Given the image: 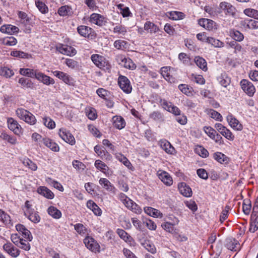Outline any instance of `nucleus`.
Here are the masks:
<instances>
[{"label": "nucleus", "mask_w": 258, "mask_h": 258, "mask_svg": "<svg viewBox=\"0 0 258 258\" xmlns=\"http://www.w3.org/2000/svg\"><path fill=\"white\" fill-rule=\"evenodd\" d=\"M119 59L120 61L119 63L124 68L132 70H135L136 68V65L131 59L126 58L123 56H120Z\"/></svg>", "instance_id": "obj_24"}, {"label": "nucleus", "mask_w": 258, "mask_h": 258, "mask_svg": "<svg viewBox=\"0 0 258 258\" xmlns=\"http://www.w3.org/2000/svg\"><path fill=\"white\" fill-rule=\"evenodd\" d=\"M116 233H117L118 236L125 242L131 243L133 240V239L131 237V236H130L128 234V233L123 229H117L116 230Z\"/></svg>", "instance_id": "obj_52"}, {"label": "nucleus", "mask_w": 258, "mask_h": 258, "mask_svg": "<svg viewBox=\"0 0 258 258\" xmlns=\"http://www.w3.org/2000/svg\"><path fill=\"white\" fill-rule=\"evenodd\" d=\"M217 80L219 83L225 88H226L231 83V78L225 72L221 73L217 77Z\"/></svg>", "instance_id": "obj_21"}, {"label": "nucleus", "mask_w": 258, "mask_h": 258, "mask_svg": "<svg viewBox=\"0 0 258 258\" xmlns=\"http://www.w3.org/2000/svg\"><path fill=\"white\" fill-rule=\"evenodd\" d=\"M205 111L211 118L218 121H222V116L217 111L212 109H206Z\"/></svg>", "instance_id": "obj_50"}, {"label": "nucleus", "mask_w": 258, "mask_h": 258, "mask_svg": "<svg viewBox=\"0 0 258 258\" xmlns=\"http://www.w3.org/2000/svg\"><path fill=\"white\" fill-rule=\"evenodd\" d=\"M7 123L8 128L15 135H20L22 133L23 128L18 121L13 117H8Z\"/></svg>", "instance_id": "obj_4"}, {"label": "nucleus", "mask_w": 258, "mask_h": 258, "mask_svg": "<svg viewBox=\"0 0 258 258\" xmlns=\"http://www.w3.org/2000/svg\"><path fill=\"white\" fill-rule=\"evenodd\" d=\"M113 126L118 130H121L125 126L126 123L124 118L119 115H115L112 118Z\"/></svg>", "instance_id": "obj_22"}, {"label": "nucleus", "mask_w": 258, "mask_h": 258, "mask_svg": "<svg viewBox=\"0 0 258 258\" xmlns=\"http://www.w3.org/2000/svg\"><path fill=\"white\" fill-rule=\"evenodd\" d=\"M18 17L20 19L21 22L25 26L30 25L31 24V19L28 17V15L22 11L18 12Z\"/></svg>", "instance_id": "obj_42"}, {"label": "nucleus", "mask_w": 258, "mask_h": 258, "mask_svg": "<svg viewBox=\"0 0 258 258\" xmlns=\"http://www.w3.org/2000/svg\"><path fill=\"white\" fill-rule=\"evenodd\" d=\"M44 125L49 129H53L55 127V122L49 117H45L42 119Z\"/></svg>", "instance_id": "obj_60"}, {"label": "nucleus", "mask_w": 258, "mask_h": 258, "mask_svg": "<svg viewBox=\"0 0 258 258\" xmlns=\"http://www.w3.org/2000/svg\"><path fill=\"white\" fill-rule=\"evenodd\" d=\"M100 185L107 191L114 193L115 188L114 186L105 178H101L99 180Z\"/></svg>", "instance_id": "obj_23"}, {"label": "nucleus", "mask_w": 258, "mask_h": 258, "mask_svg": "<svg viewBox=\"0 0 258 258\" xmlns=\"http://www.w3.org/2000/svg\"><path fill=\"white\" fill-rule=\"evenodd\" d=\"M56 49L60 53L70 56L75 55L77 52L73 47L62 44H57Z\"/></svg>", "instance_id": "obj_11"}, {"label": "nucleus", "mask_w": 258, "mask_h": 258, "mask_svg": "<svg viewBox=\"0 0 258 258\" xmlns=\"http://www.w3.org/2000/svg\"><path fill=\"white\" fill-rule=\"evenodd\" d=\"M196 65L204 71L208 70L207 62L204 58L199 56H196L194 59Z\"/></svg>", "instance_id": "obj_39"}, {"label": "nucleus", "mask_w": 258, "mask_h": 258, "mask_svg": "<svg viewBox=\"0 0 258 258\" xmlns=\"http://www.w3.org/2000/svg\"><path fill=\"white\" fill-rule=\"evenodd\" d=\"M58 135L65 142L71 145H74L76 143V140L71 133L65 128H61L59 130Z\"/></svg>", "instance_id": "obj_6"}, {"label": "nucleus", "mask_w": 258, "mask_h": 258, "mask_svg": "<svg viewBox=\"0 0 258 258\" xmlns=\"http://www.w3.org/2000/svg\"><path fill=\"white\" fill-rule=\"evenodd\" d=\"M172 222H165L161 224V227L166 232L171 233L172 234H176L177 233V229L174 228V226L179 223V220L176 217H173L171 219Z\"/></svg>", "instance_id": "obj_10"}, {"label": "nucleus", "mask_w": 258, "mask_h": 258, "mask_svg": "<svg viewBox=\"0 0 258 258\" xmlns=\"http://www.w3.org/2000/svg\"><path fill=\"white\" fill-rule=\"evenodd\" d=\"M115 157L118 161L122 163L123 165L127 167L128 168H130L131 167V163L123 155L119 153L115 155Z\"/></svg>", "instance_id": "obj_55"}, {"label": "nucleus", "mask_w": 258, "mask_h": 258, "mask_svg": "<svg viewBox=\"0 0 258 258\" xmlns=\"http://www.w3.org/2000/svg\"><path fill=\"white\" fill-rule=\"evenodd\" d=\"M15 227L17 231L21 233L24 238L26 239L29 241L32 240L33 236L31 232L27 229L24 225L18 224Z\"/></svg>", "instance_id": "obj_18"}, {"label": "nucleus", "mask_w": 258, "mask_h": 258, "mask_svg": "<svg viewBox=\"0 0 258 258\" xmlns=\"http://www.w3.org/2000/svg\"><path fill=\"white\" fill-rule=\"evenodd\" d=\"M3 247V249L13 257L16 258L20 254V250L10 242L4 244Z\"/></svg>", "instance_id": "obj_13"}, {"label": "nucleus", "mask_w": 258, "mask_h": 258, "mask_svg": "<svg viewBox=\"0 0 258 258\" xmlns=\"http://www.w3.org/2000/svg\"><path fill=\"white\" fill-rule=\"evenodd\" d=\"M159 145L167 154H173L175 152L174 148L165 139L160 140L159 141Z\"/></svg>", "instance_id": "obj_20"}, {"label": "nucleus", "mask_w": 258, "mask_h": 258, "mask_svg": "<svg viewBox=\"0 0 258 258\" xmlns=\"http://www.w3.org/2000/svg\"><path fill=\"white\" fill-rule=\"evenodd\" d=\"M86 113L90 120H95L97 116L96 110L93 108H88L86 109Z\"/></svg>", "instance_id": "obj_61"}, {"label": "nucleus", "mask_w": 258, "mask_h": 258, "mask_svg": "<svg viewBox=\"0 0 258 258\" xmlns=\"http://www.w3.org/2000/svg\"><path fill=\"white\" fill-rule=\"evenodd\" d=\"M18 27L10 24H5L1 26L0 31L3 33L12 35L19 32Z\"/></svg>", "instance_id": "obj_25"}, {"label": "nucleus", "mask_w": 258, "mask_h": 258, "mask_svg": "<svg viewBox=\"0 0 258 258\" xmlns=\"http://www.w3.org/2000/svg\"><path fill=\"white\" fill-rule=\"evenodd\" d=\"M144 210L147 215L154 218H161L163 216L159 210L151 207H145Z\"/></svg>", "instance_id": "obj_27"}, {"label": "nucleus", "mask_w": 258, "mask_h": 258, "mask_svg": "<svg viewBox=\"0 0 258 258\" xmlns=\"http://www.w3.org/2000/svg\"><path fill=\"white\" fill-rule=\"evenodd\" d=\"M94 165L95 167L101 172L107 175L109 174V168L104 162L100 160H96L95 162Z\"/></svg>", "instance_id": "obj_36"}, {"label": "nucleus", "mask_w": 258, "mask_h": 258, "mask_svg": "<svg viewBox=\"0 0 258 258\" xmlns=\"http://www.w3.org/2000/svg\"><path fill=\"white\" fill-rule=\"evenodd\" d=\"M74 228L77 232L81 236H83L88 234L87 229L81 223H77L74 225Z\"/></svg>", "instance_id": "obj_53"}, {"label": "nucleus", "mask_w": 258, "mask_h": 258, "mask_svg": "<svg viewBox=\"0 0 258 258\" xmlns=\"http://www.w3.org/2000/svg\"><path fill=\"white\" fill-rule=\"evenodd\" d=\"M87 207L90 209L96 216H101L102 210L92 200H89L87 203Z\"/></svg>", "instance_id": "obj_34"}, {"label": "nucleus", "mask_w": 258, "mask_h": 258, "mask_svg": "<svg viewBox=\"0 0 258 258\" xmlns=\"http://www.w3.org/2000/svg\"><path fill=\"white\" fill-rule=\"evenodd\" d=\"M178 89L184 94L188 96L193 95V89L192 87L186 84H180L178 85Z\"/></svg>", "instance_id": "obj_49"}, {"label": "nucleus", "mask_w": 258, "mask_h": 258, "mask_svg": "<svg viewBox=\"0 0 258 258\" xmlns=\"http://www.w3.org/2000/svg\"><path fill=\"white\" fill-rule=\"evenodd\" d=\"M179 192L184 197L189 198L192 196V191L189 185L186 183L182 182L178 184Z\"/></svg>", "instance_id": "obj_19"}, {"label": "nucleus", "mask_w": 258, "mask_h": 258, "mask_svg": "<svg viewBox=\"0 0 258 258\" xmlns=\"http://www.w3.org/2000/svg\"><path fill=\"white\" fill-rule=\"evenodd\" d=\"M55 76L62 80L66 84L71 85L73 83V79L68 74L60 71H55L53 72Z\"/></svg>", "instance_id": "obj_26"}, {"label": "nucleus", "mask_w": 258, "mask_h": 258, "mask_svg": "<svg viewBox=\"0 0 258 258\" xmlns=\"http://www.w3.org/2000/svg\"><path fill=\"white\" fill-rule=\"evenodd\" d=\"M16 114L20 119L30 125H34L36 123L35 116L27 110L19 108L16 110Z\"/></svg>", "instance_id": "obj_2"}, {"label": "nucleus", "mask_w": 258, "mask_h": 258, "mask_svg": "<svg viewBox=\"0 0 258 258\" xmlns=\"http://www.w3.org/2000/svg\"><path fill=\"white\" fill-rule=\"evenodd\" d=\"M92 28L85 25H81L78 27L77 31L78 33L83 37H87L89 36L92 32Z\"/></svg>", "instance_id": "obj_35"}, {"label": "nucleus", "mask_w": 258, "mask_h": 258, "mask_svg": "<svg viewBox=\"0 0 258 258\" xmlns=\"http://www.w3.org/2000/svg\"><path fill=\"white\" fill-rule=\"evenodd\" d=\"M118 199L128 209L132 212L138 214L142 213V210L141 207L125 194L120 193L118 195Z\"/></svg>", "instance_id": "obj_1"}, {"label": "nucleus", "mask_w": 258, "mask_h": 258, "mask_svg": "<svg viewBox=\"0 0 258 258\" xmlns=\"http://www.w3.org/2000/svg\"><path fill=\"white\" fill-rule=\"evenodd\" d=\"M24 215L34 223H38L40 222V217L38 213L35 211L34 209L31 210V212L26 211V213Z\"/></svg>", "instance_id": "obj_33"}, {"label": "nucleus", "mask_w": 258, "mask_h": 258, "mask_svg": "<svg viewBox=\"0 0 258 258\" xmlns=\"http://www.w3.org/2000/svg\"><path fill=\"white\" fill-rule=\"evenodd\" d=\"M18 83L21 85V87L24 89H32L33 87V83L29 79L21 78L19 79Z\"/></svg>", "instance_id": "obj_43"}, {"label": "nucleus", "mask_w": 258, "mask_h": 258, "mask_svg": "<svg viewBox=\"0 0 258 258\" xmlns=\"http://www.w3.org/2000/svg\"><path fill=\"white\" fill-rule=\"evenodd\" d=\"M240 85L242 90L249 97L253 96L255 88L252 83L249 81L243 79L240 81Z\"/></svg>", "instance_id": "obj_9"}, {"label": "nucleus", "mask_w": 258, "mask_h": 258, "mask_svg": "<svg viewBox=\"0 0 258 258\" xmlns=\"http://www.w3.org/2000/svg\"><path fill=\"white\" fill-rule=\"evenodd\" d=\"M244 14L251 18L258 19V11L253 9L247 8L244 10Z\"/></svg>", "instance_id": "obj_57"}, {"label": "nucleus", "mask_w": 258, "mask_h": 258, "mask_svg": "<svg viewBox=\"0 0 258 258\" xmlns=\"http://www.w3.org/2000/svg\"><path fill=\"white\" fill-rule=\"evenodd\" d=\"M117 8L120 10V13L123 17H130L132 15L128 7H125L123 4H119L117 5Z\"/></svg>", "instance_id": "obj_47"}, {"label": "nucleus", "mask_w": 258, "mask_h": 258, "mask_svg": "<svg viewBox=\"0 0 258 258\" xmlns=\"http://www.w3.org/2000/svg\"><path fill=\"white\" fill-rule=\"evenodd\" d=\"M113 33L122 38L127 33V28L122 25L116 24L113 29Z\"/></svg>", "instance_id": "obj_30"}, {"label": "nucleus", "mask_w": 258, "mask_h": 258, "mask_svg": "<svg viewBox=\"0 0 258 258\" xmlns=\"http://www.w3.org/2000/svg\"><path fill=\"white\" fill-rule=\"evenodd\" d=\"M11 55L14 57L29 59L31 57L30 54L20 50H14L11 52Z\"/></svg>", "instance_id": "obj_48"}, {"label": "nucleus", "mask_w": 258, "mask_h": 258, "mask_svg": "<svg viewBox=\"0 0 258 258\" xmlns=\"http://www.w3.org/2000/svg\"><path fill=\"white\" fill-rule=\"evenodd\" d=\"M229 125L234 130L240 131L243 126L239 121L232 114H229L226 117Z\"/></svg>", "instance_id": "obj_17"}, {"label": "nucleus", "mask_w": 258, "mask_h": 258, "mask_svg": "<svg viewBox=\"0 0 258 258\" xmlns=\"http://www.w3.org/2000/svg\"><path fill=\"white\" fill-rule=\"evenodd\" d=\"M44 145L49 148L53 152H58L59 151V146L52 140L46 138L42 139Z\"/></svg>", "instance_id": "obj_31"}, {"label": "nucleus", "mask_w": 258, "mask_h": 258, "mask_svg": "<svg viewBox=\"0 0 258 258\" xmlns=\"http://www.w3.org/2000/svg\"><path fill=\"white\" fill-rule=\"evenodd\" d=\"M157 175L167 186H171L173 184L172 178L167 172L159 170L157 172Z\"/></svg>", "instance_id": "obj_14"}, {"label": "nucleus", "mask_w": 258, "mask_h": 258, "mask_svg": "<svg viewBox=\"0 0 258 258\" xmlns=\"http://www.w3.org/2000/svg\"><path fill=\"white\" fill-rule=\"evenodd\" d=\"M191 79L198 84L203 85L205 83V80L202 75L192 74Z\"/></svg>", "instance_id": "obj_64"}, {"label": "nucleus", "mask_w": 258, "mask_h": 258, "mask_svg": "<svg viewBox=\"0 0 258 258\" xmlns=\"http://www.w3.org/2000/svg\"><path fill=\"white\" fill-rule=\"evenodd\" d=\"M21 161L25 166L27 167L33 171H36L37 169V165L29 159L24 158L21 159Z\"/></svg>", "instance_id": "obj_46"}, {"label": "nucleus", "mask_w": 258, "mask_h": 258, "mask_svg": "<svg viewBox=\"0 0 258 258\" xmlns=\"http://www.w3.org/2000/svg\"><path fill=\"white\" fill-rule=\"evenodd\" d=\"M35 78L39 82L47 86L51 84L53 85L55 83L53 79L38 71L37 72Z\"/></svg>", "instance_id": "obj_16"}, {"label": "nucleus", "mask_w": 258, "mask_h": 258, "mask_svg": "<svg viewBox=\"0 0 258 258\" xmlns=\"http://www.w3.org/2000/svg\"><path fill=\"white\" fill-rule=\"evenodd\" d=\"M127 44V42L122 40H115L113 43L114 47L117 49L123 50L126 48V46Z\"/></svg>", "instance_id": "obj_63"}, {"label": "nucleus", "mask_w": 258, "mask_h": 258, "mask_svg": "<svg viewBox=\"0 0 258 258\" xmlns=\"http://www.w3.org/2000/svg\"><path fill=\"white\" fill-rule=\"evenodd\" d=\"M37 70L30 69L29 68H21L19 70L21 75L30 78H35Z\"/></svg>", "instance_id": "obj_38"}, {"label": "nucleus", "mask_w": 258, "mask_h": 258, "mask_svg": "<svg viewBox=\"0 0 258 258\" xmlns=\"http://www.w3.org/2000/svg\"><path fill=\"white\" fill-rule=\"evenodd\" d=\"M84 243L90 250L95 253L100 252V245L92 237L86 236L84 239Z\"/></svg>", "instance_id": "obj_7"}, {"label": "nucleus", "mask_w": 258, "mask_h": 258, "mask_svg": "<svg viewBox=\"0 0 258 258\" xmlns=\"http://www.w3.org/2000/svg\"><path fill=\"white\" fill-rule=\"evenodd\" d=\"M37 192L48 199H53L54 197V194L46 186H40L37 189Z\"/></svg>", "instance_id": "obj_32"}, {"label": "nucleus", "mask_w": 258, "mask_h": 258, "mask_svg": "<svg viewBox=\"0 0 258 258\" xmlns=\"http://www.w3.org/2000/svg\"><path fill=\"white\" fill-rule=\"evenodd\" d=\"M214 158L221 164H227L229 162V158L221 152H216L214 154Z\"/></svg>", "instance_id": "obj_41"}, {"label": "nucleus", "mask_w": 258, "mask_h": 258, "mask_svg": "<svg viewBox=\"0 0 258 258\" xmlns=\"http://www.w3.org/2000/svg\"><path fill=\"white\" fill-rule=\"evenodd\" d=\"M219 10L221 11V14L224 13L225 15L234 17L236 13V9L231 4L223 2L220 3ZM222 15V14H221Z\"/></svg>", "instance_id": "obj_5"}, {"label": "nucleus", "mask_w": 258, "mask_h": 258, "mask_svg": "<svg viewBox=\"0 0 258 258\" xmlns=\"http://www.w3.org/2000/svg\"><path fill=\"white\" fill-rule=\"evenodd\" d=\"M144 28L146 31H147L150 33H156L159 30L157 25L149 21L145 23Z\"/></svg>", "instance_id": "obj_40"}, {"label": "nucleus", "mask_w": 258, "mask_h": 258, "mask_svg": "<svg viewBox=\"0 0 258 258\" xmlns=\"http://www.w3.org/2000/svg\"><path fill=\"white\" fill-rule=\"evenodd\" d=\"M1 137L11 144L15 145L17 143V139L14 136H10L6 133H2Z\"/></svg>", "instance_id": "obj_62"}, {"label": "nucleus", "mask_w": 258, "mask_h": 258, "mask_svg": "<svg viewBox=\"0 0 258 258\" xmlns=\"http://www.w3.org/2000/svg\"><path fill=\"white\" fill-rule=\"evenodd\" d=\"M198 24L203 28L208 30H212L215 26V22L208 19H201L199 20Z\"/></svg>", "instance_id": "obj_28"}, {"label": "nucleus", "mask_w": 258, "mask_h": 258, "mask_svg": "<svg viewBox=\"0 0 258 258\" xmlns=\"http://www.w3.org/2000/svg\"><path fill=\"white\" fill-rule=\"evenodd\" d=\"M0 221L6 225H12L10 216L2 210H0Z\"/></svg>", "instance_id": "obj_54"}, {"label": "nucleus", "mask_w": 258, "mask_h": 258, "mask_svg": "<svg viewBox=\"0 0 258 258\" xmlns=\"http://www.w3.org/2000/svg\"><path fill=\"white\" fill-rule=\"evenodd\" d=\"M14 72L13 70L7 67H0V75L7 78H11L14 75Z\"/></svg>", "instance_id": "obj_45"}, {"label": "nucleus", "mask_w": 258, "mask_h": 258, "mask_svg": "<svg viewBox=\"0 0 258 258\" xmlns=\"http://www.w3.org/2000/svg\"><path fill=\"white\" fill-rule=\"evenodd\" d=\"M118 84L120 89L125 93L129 94L132 92V87L126 77L120 75L118 79Z\"/></svg>", "instance_id": "obj_8"}, {"label": "nucleus", "mask_w": 258, "mask_h": 258, "mask_svg": "<svg viewBox=\"0 0 258 258\" xmlns=\"http://www.w3.org/2000/svg\"><path fill=\"white\" fill-rule=\"evenodd\" d=\"M207 43L212 45L215 47H222L224 46L223 42L213 37H209Z\"/></svg>", "instance_id": "obj_56"}, {"label": "nucleus", "mask_w": 258, "mask_h": 258, "mask_svg": "<svg viewBox=\"0 0 258 258\" xmlns=\"http://www.w3.org/2000/svg\"><path fill=\"white\" fill-rule=\"evenodd\" d=\"M91 59L98 68L103 70L109 69V62L104 56L98 54H94L91 55Z\"/></svg>", "instance_id": "obj_3"}, {"label": "nucleus", "mask_w": 258, "mask_h": 258, "mask_svg": "<svg viewBox=\"0 0 258 258\" xmlns=\"http://www.w3.org/2000/svg\"><path fill=\"white\" fill-rule=\"evenodd\" d=\"M167 16L173 20H182L185 18V14L181 12L171 11L167 13Z\"/></svg>", "instance_id": "obj_37"}, {"label": "nucleus", "mask_w": 258, "mask_h": 258, "mask_svg": "<svg viewBox=\"0 0 258 258\" xmlns=\"http://www.w3.org/2000/svg\"><path fill=\"white\" fill-rule=\"evenodd\" d=\"M178 59L185 65L189 66L190 64V58L187 54L181 52L178 54Z\"/></svg>", "instance_id": "obj_59"}, {"label": "nucleus", "mask_w": 258, "mask_h": 258, "mask_svg": "<svg viewBox=\"0 0 258 258\" xmlns=\"http://www.w3.org/2000/svg\"><path fill=\"white\" fill-rule=\"evenodd\" d=\"M35 5L39 11L42 14H46L48 12V7L42 2L38 0L35 2Z\"/></svg>", "instance_id": "obj_58"}, {"label": "nucleus", "mask_w": 258, "mask_h": 258, "mask_svg": "<svg viewBox=\"0 0 258 258\" xmlns=\"http://www.w3.org/2000/svg\"><path fill=\"white\" fill-rule=\"evenodd\" d=\"M48 214L55 219H59L61 216V212L53 206L49 207L47 209Z\"/></svg>", "instance_id": "obj_44"}, {"label": "nucleus", "mask_w": 258, "mask_h": 258, "mask_svg": "<svg viewBox=\"0 0 258 258\" xmlns=\"http://www.w3.org/2000/svg\"><path fill=\"white\" fill-rule=\"evenodd\" d=\"M89 22L98 26H102L106 23V18L100 14L92 13L89 18Z\"/></svg>", "instance_id": "obj_12"}, {"label": "nucleus", "mask_w": 258, "mask_h": 258, "mask_svg": "<svg viewBox=\"0 0 258 258\" xmlns=\"http://www.w3.org/2000/svg\"><path fill=\"white\" fill-rule=\"evenodd\" d=\"M72 13V8L68 6H62L58 10V14L61 16H70Z\"/></svg>", "instance_id": "obj_51"}, {"label": "nucleus", "mask_w": 258, "mask_h": 258, "mask_svg": "<svg viewBox=\"0 0 258 258\" xmlns=\"http://www.w3.org/2000/svg\"><path fill=\"white\" fill-rule=\"evenodd\" d=\"M204 11L207 13L211 18H215L218 15L222 16L221 11L219 10V7L207 6L205 7Z\"/></svg>", "instance_id": "obj_29"}, {"label": "nucleus", "mask_w": 258, "mask_h": 258, "mask_svg": "<svg viewBox=\"0 0 258 258\" xmlns=\"http://www.w3.org/2000/svg\"><path fill=\"white\" fill-rule=\"evenodd\" d=\"M174 69L171 67H164L161 69V74L163 77L170 83L176 82V78L171 75Z\"/></svg>", "instance_id": "obj_15"}]
</instances>
